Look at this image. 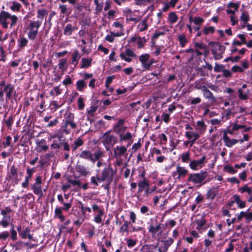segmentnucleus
Wrapping results in <instances>:
<instances>
[{
  "label": "nucleus",
  "instance_id": "nucleus-1",
  "mask_svg": "<svg viewBox=\"0 0 252 252\" xmlns=\"http://www.w3.org/2000/svg\"><path fill=\"white\" fill-rule=\"evenodd\" d=\"M131 145V142L126 146L117 145L113 149L112 158L115 160L114 164L115 167L123 165L124 161L128 156L127 148Z\"/></svg>",
  "mask_w": 252,
  "mask_h": 252
},
{
  "label": "nucleus",
  "instance_id": "nucleus-2",
  "mask_svg": "<svg viewBox=\"0 0 252 252\" xmlns=\"http://www.w3.org/2000/svg\"><path fill=\"white\" fill-rule=\"evenodd\" d=\"M8 20H10V28H12L16 24L18 21V17L16 15H11L8 12L2 11L0 13V25L4 29H7L8 25Z\"/></svg>",
  "mask_w": 252,
  "mask_h": 252
},
{
  "label": "nucleus",
  "instance_id": "nucleus-3",
  "mask_svg": "<svg viewBox=\"0 0 252 252\" xmlns=\"http://www.w3.org/2000/svg\"><path fill=\"white\" fill-rule=\"evenodd\" d=\"M74 115L73 113L68 112L65 114L62 127L64 132L66 134H69L71 129H74L77 128V126L74 122Z\"/></svg>",
  "mask_w": 252,
  "mask_h": 252
},
{
  "label": "nucleus",
  "instance_id": "nucleus-4",
  "mask_svg": "<svg viewBox=\"0 0 252 252\" xmlns=\"http://www.w3.org/2000/svg\"><path fill=\"white\" fill-rule=\"evenodd\" d=\"M40 21H31L26 28L27 35L30 40H34L38 34V31L41 26Z\"/></svg>",
  "mask_w": 252,
  "mask_h": 252
},
{
  "label": "nucleus",
  "instance_id": "nucleus-5",
  "mask_svg": "<svg viewBox=\"0 0 252 252\" xmlns=\"http://www.w3.org/2000/svg\"><path fill=\"white\" fill-rule=\"evenodd\" d=\"M155 222L156 224H154V220L151 219L148 228V231L153 238L159 237L163 232L164 225L161 223H157V220H155Z\"/></svg>",
  "mask_w": 252,
  "mask_h": 252
},
{
  "label": "nucleus",
  "instance_id": "nucleus-6",
  "mask_svg": "<svg viewBox=\"0 0 252 252\" xmlns=\"http://www.w3.org/2000/svg\"><path fill=\"white\" fill-rule=\"evenodd\" d=\"M208 176V174L205 171H201L198 173L190 174L188 179L189 182H192L195 184L201 183Z\"/></svg>",
  "mask_w": 252,
  "mask_h": 252
},
{
  "label": "nucleus",
  "instance_id": "nucleus-7",
  "mask_svg": "<svg viewBox=\"0 0 252 252\" xmlns=\"http://www.w3.org/2000/svg\"><path fill=\"white\" fill-rule=\"evenodd\" d=\"M112 178L113 173L112 168L108 166L102 170L98 181L99 183L105 181L108 184H110L112 180Z\"/></svg>",
  "mask_w": 252,
  "mask_h": 252
},
{
  "label": "nucleus",
  "instance_id": "nucleus-8",
  "mask_svg": "<svg viewBox=\"0 0 252 252\" xmlns=\"http://www.w3.org/2000/svg\"><path fill=\"white\" fill-rule=\"evenodd\" d=\"M102 143L106 148L110 145H114L118 142L117 138L111 134V131L106 132L102 137Z\"/></svg>",
  "mask_w": 252,
  "mask_h": 252
},
{
  "label": "nucleus",
  "instance_id": "nucleus-9",
  "mask_svg": "<svg viewBox=\"0 0 252 252\" xmlns=\"http://www.w3.org/2000/svg\"><path fill=\"white\" fill-rule=\"evenodd\" d=\"M206 87H208L212 90H215L216 87L212 83H207L206 82V79L204 78H201L197 80L194 82V88L197 90H200L202 91L204 90Z\"/></svg>",
  "mask_w": 252,
  "mask_h": 252
},
{
  "label": "nucleus",
  "instance_id": "nucleus-10",
  "mask_svg": "<svg viewBox=\"0 0 252 252\" xmlns=\"http://www.w3.org/2000/svg\"><path fill=\"white\" fill-rule=\"evenodd\" d=\"M92 73H84L83 79H79L76 82V89L79 92H83L87 88V84L85 80L91 79L93 77Z\"/></svg>",
  "mask_w": 252,
  "mask_h": 252
},
{
  "label": "nucleus",
  "instance_id": "nucleus-11",
  "mask_svg": "<svg viewBox=\"0 0 252 252\" xmlns=\"http://www.w3.org/2000/svg\"><path fill=\"white\" fill-rule=\"evenodd\" d=\"M206 162V157L203 156L198 160H191L189 163V167L193 170H197L203 167Z\"/></svg>",
  "mask_w": 252,
  "mask_h": 252
},
{
  "label": "nucleus",
  "instance_id": "nucleus-12",
  "mask_svg": "<svg viewBox=\"0 0 252 252\" xmlns=\"http://www.w3.org/2000/svg\"><path fill=\"white\" fill-rule=\"evenodd\" d=\"M225 47L222 45L217 44L215 45L212 50V53L215 60H220L222 58V54L224 52Z\"/></svg>",
  "mask_w": 252,
  "mask_h": 252
},
{
  "label": "nucleus",
  "instance_id": "nucleus-13",
  "mask_svg": "<svg viewBox=\"0 0 252 252\" xmlns=\"http://www.w3.org/2000/svg\"><path fill=\"white\" fill-rule=\"evenodd\" d=\"M188 173V171L185 167L177 165L176 170L172 173V176L175 179L180 180L181 178H184Z\"/></svg>",
  "mask_w": 252,
  "mask_h": 252
},
{
  "label": "nucleus",
  "instance_id": "nucleus-14",
  "mask_svg": "<svg viewBox=\"0 0 252 252\" xmlns=\"http://www.w3.org/2000/svg\"><path fill=\"white\" fill-rule=\"evenodd\" d=\"M150 55L148 54H142L139 57V61L141 63L143 68L145 70H150L151 63L149 62Z\"/></svg>",
  "mask_w": 252,
  "mask_h": 252
},
{
  "label": "nucleus",
  "instance_id": "nucleus-15",
  "mask_svg": "<svg viewBox=\"0 0 252 252\" xmlns=\"http://www.w3.org/2000/svg\"><path fill=\"white\" fill-rule=\"evenodd\" d=\"M120 57L121 59L129 63L131 61L130 58H136V55L131 49H126L125 52H122L120 54Z\"/></svg>",
  "mask_w": 252,
  "mask_h": 252
},
{
  "label": "nucleus",
  "instance_id": "nucleus-16",
  "mask_svg": "<svg viewBox=\"0 0 252 252\" xmlns=\"http://www.w3.org/2000/svg\"><path fill=\"white\" fill-rule=\"evenodd\" d=\"M130 227L131 222L128 220H125L123 224L120 227L119 232L121 235L127 236L130 233Z\"/></svg>",
  "mask_w": 252,
  "mask_h": 252
},
{
  "label": "nucleus",
  "instance_id": "nucleus-17",
  "mask_svg": "<svg viewBox=\"0 0 252 252\" xmlns=\"http://www.w3.org/2000/svg\"><path fill=\"white\" fill-rule=\"evenodd\" d=\"M185 136L188 140H190L191 146H192L195 141L199 138L200 134L193 131H187L185 132Z\"/></svg>",
  "mask_w": 252,
  "mask_h": 252
},
{
  "label": "nucleus",
  "instance_id": "nucleus-18",
  "mask_svg": "<svg viewBox=\"0 0 252 252\" xmlns=\"http://www.w3.org/2000/svg\"><path fill=\"white\" fill-rule=\"evenodd\" d=\"M35 143L39 152H46L49 149V146L47 145L46 140L44 139H37Z\"/></svg>",
  "mask_w": 252,
  "mask_h": 252
},
{
  "label": "nucleus",
  "instance_id": "nucleus-19",
  "mask_svg": "<svg viewBox=\"0 0 252 252\" xmlns=\"http://www.w3.org/2000/svg\"><path fill=\"white\" fill-rule=\"evenodd\" d=\"M223 140L226 146L228 147H231L233 145L237 144L239 140L235 139H230L227 136V132L224 131L223 134Z\"/></svg>",
  "mask_w": 252,
  "mask_h": 252
},
{
  "label": "nucleus",
  "instance_id": "nucleus-20",
  "mask_svg": "<svg viewBox=\"0 0 252 252\" xmlns=\"http://www.w3.org/2000/svg\"><path fill=\"white\" fill-rule=\"evenodd\" d=\"M148 19L144 18L138 24L137 30L138 32H141L146 31L148 28Z\"/></svg>",
  "mask_w": 252,
  "mask_h": 252
},
{
  "label": "nucleus",
  "instance_id": "nucleus-21",
  "mask_svg": "<svg viewBox=\"0 0 252 252\" xmlns=\"http://www.w3.org/2000/svg\"><path fill=\"white\" fill-rule=\"evenodd\" d=\"M78 204L79 205V207L81 209L82 215L83 216L84 219H86L87 216L88 215L87 213H91L92 212V209L89 207L85 206L81 201H79Z\"/></svg>",
  "mask_w": 252,
  "mask_h": 252
},
{
  "label": "nucleus",
  "instance_id": "nucleus-22",
  "mask_svg": "<svg viewBox=\"0 0 252 252\" xmlns=\"http://www.w3.org/2000/svg\"><path fill=\"white\" fill-rule=\"evenodd\" d=\"M75 170L82 176H86L90 173V172L84 165L81 164H77Z\"/></svg>",
  "mask_w": 252,
  "mask_h": 252
},
{
  "label": "nucleus",
  "instance_id": "nucleus-23",
  "mask_svg": "<svg viewBox=\"0 0 252 252\" xmlns=\"http://www.w3.org/2000/svg\"><path fill=\"white\" fill-rule=\"evenodd\" d=\"M29 40L24 36H19L17 39V46L18 50H20L25 48L28 45Z\"/></svg>",
  "mask_w": 252,
  "mask_h": 252
},
{
  "label": "nucleus",
  "instance_id": "nucleus-24",
  "mask_svg": "<svg viewBox=\"0 0 252 252\" xmlns=\"http://www.w3.org/2000/svg\"><path fill=\"white\" fill-rule=\"evenodd\" d=\"M247 87L246 84H243L241 89H239L238 91L239 94V97L242 100H246L249 97V90L244 91L243 89H245Z\"/></svg>",
  "mask_w": 252,
  "mask_h": 252
},
{
  "label": "nucleus",
  "instance_id": "nucleus-25",
  "mask_svg": "<svg viewBox=\"0 0 252 252\" xmlns=\"http://www.w3.org/2000/svg\"><path fill=\"white\" fill-rule=\"evenodd\" d=\"M149 186V181L146 178H144V179H143L142 180L139 181L138 183V192L139 193L142 192L143 190L148 188Z\"/></svg>",
  "mask_w": 252,
  "mask_h": 252
},
{
  "label": "nucleus",
  "instance_id": "nucleus-26",
  "mask_svg": "<svg viewBox=\"0 0 252 252\" xmlns=\"http://www.w3.org/2000/svg\"><path fill=\"white\" fill-rule=\"evenodd\" d=\"M31 188L33 192L35 194L38 195L39 197H41L43 196V192L42 191L41 185L33 184Z\"/></svg>",
  "mask_w": 252,
  "mask_h": 252
},
{
  "label": "nucleus",
  "instance_id": "nucleus-27",
  "mask_svg": "<svg viewBox=\"0 0 252 252\" xmlns=\"http://www.w3.org/2000/svg\"><path fill=\"white\" fill-rule=\"evenodd\" d=\"M13 89L14 87L10 84H7L6 86L3 87V94L4 92L6 94V98L10 99L11 97Z\"/></svg>",
  "mask_w": 252,
  "mask_h": 252
},
{
  "label": "nucleus",
  "instance_id": "nucleus-28",
  "mask_svg": "<svg viewBox=\"0 0 252 252\" xmlns=\"http://www.w3.org/2000/svg\"><path fill=\"white\" fill-rule=\"evenodd\" d=\"M72 61L71 63L74 65V67L76 66L78 62L81 58L79 51L77 50H74L71 54Z\"/></svg>",
  "mask_w": 252,
  "mask_h": 252
},
{
  "label": "nucleus",
  "instance_id": "nucleus-29",
  "mask_svg": "<svg viewBox=\"0 0 252 252\" xmlns=\"http://www.w3.org/2000/svg\"><path fill=\"white\" fill-rule=\"evenodd\" d=\"M80 158L89 160L92 161L93 159V154L89 150H83L82 151L79 155Z\"/></svg>",
  "mask_w": 252,
  "mask_h": 252
},
{
  "label": "nucleus",
  "instance_id": "nucleus-30",
  "mask_svg": "<svg viewBox=\"0 0 252 252\" xmlns=\"http://www.w3.org/2000/svg\"><path fill=\"white\" fill-rule=\"evenodd\" d=\"M104 151L100 149L96 150L94 153L93 154V159L92 160V161L94 163L96 161L99 160L100 158L104 157Z\"/></svg>",
  "mask_w": 252,
  "mask_h": 252
},
{
  "label": "nucleus",
  "instance_id": "nucleus-31",
  "mask_svg": "<svg viewBox=\"0 0 252 252\" xmlns=\"http://www.w3.org/2000/svg\"><path fill=\"white\" fill-rule=\"evenodd\" d=\"M78 28L73 27L71 24H67L63 29V34L66 35H70L74 30H77Z\"/></svg>",
  "mask_w": 252,
  "mask_h": 252
},
{
  "label": "nucleus",
  "instance_id": "nucleus-32",
  "mask_svg": "<svg viewBox=\"0 0 252 252\" xmlns=\"http://www.w3.org/2000/svg\"><path fill=\"white\" fill-rule=\"evenodd\" d=\"M48 11L45 9H39L37 12V21H40L41 24H42L43 18L47 16Z\"/></svg>",
  "mask_w": 252,
  "mask_h": 252
},
{
  "label": "nucleus",
  "instance_id": "nucleus-33",
  "mask_svg": "<svg viewBox=\"0 0 252 252\" xmlns=\"http://www.w3.org/2000/svg\"><path fill=\"white\" fill-rule=\"evenodd\" d=\"M217 193L218 188H212L208 190L206 198L212 200L214 199Z\"/></svg>",
  "mask_w": 252,
  "mask_h": 252
},
{
  "label": "nucleus",
  "instance_id": "nucleus-34",
  "mask_svg": "<svg viewBox=\"0 0 252 252\" xmlns=\"http://www.w3.org/2000/svg\"><path fill=\"white\" fill-rule=\"evenodd\" d=\"M132 138V135L129 132H127L125 133H120L119 135L120 142H124L126 141H130Z\"/></svg>",
  "mask_w": 252,
  "mask_h": 252
},
{
  "label": "nucleus",
  "instance_id": "nucleus-35",
  "mask_svg": "<svg viewBox=\"0 0 252 252\" xmlns=\"http://www.w3.org/2000/svg\"><path fill=\"white\" fill-rule=\"evenodd\" d=\"M197 129L200 134L204 133L207 129V126L203 121H198L196 122Z\"/></svg>",
  "mask_w": 252,
  "mask_h": 252
},
{
  "label": "nucleus",
  "instance_id": "nucleus-36",
  "mask_svg": "<svg viewBox=\"0 0 252 252\" xmlns=\"http://www.w3.org/2000/svg\"><path fill=\"white\" fill-rule=\"evenodd\" d=\"M20 236L23 239L28 238L29 240L32 239V236L30 233V229L28 227L26 228L24 230L20 232Z\"/></svg>",
  "mask_w": 252,
  "mask_h": 252
},
{
  "label": "nucleus",
  "instance_id": "nucleus-37",
  "mask_svg": "<svg viewBox=\"0 0 252 252\" xmlns=\"http://www.w3.org/2000/svg\"><path fill=\"white\" fill-rule=\"evenodd\" d=\"M177 38L179 42V44L182 47H184L188 42V40L184 33L178 35Z\"/></svg>",
  "mask_w": 252,
  "mask_h": 252
},
{
  "label": "nucleus",
  "instance_id": "nucleus-38",
  "mask_svg": "<svg viewBox=\"0 0 252 252\" xmlns=\"http://www.w3.org/2000/svg\"><path fill=\"white\" fill-rule=\"evenodd\" d=\"M207 88V87L202 91L204 97L206 99L212 100V101H215L216 99L214 96L213 93Z\"/></svg>",
  "mask_w": 252,
  "mask_h": 252
},
{
  "label": "nucleus",
  "instance_id": "nucleus-39",
  "mask_svg": "<svg viewBox=\"0 0 252 252\" xmlns=\"http://www.w3.org/2000/svg\"><path fill=\"white\" fill-rule=\"evenodd\" d=\"M238 191L241 193H244L246 192L250 196L252 193V188L249 187L247 184H245L240 188L238 189Z\"/></svg>",
  "mask_w": 252,
  "mask_h": 252
},
{
  "label": "nucleus",
  "instance_id": "nucleus-40",
  "mask_svg": "<svg viewBox=\"0 0 252 252\" xmlns=\"http://www.w3.org/2000/svg\"><path fill=\"white\" fill-rule=\"evenodd\" d=\"M178 17L174 12H170L168 14V21L171 24H174L177 21Z\"/></svg>",
  "mask_w": 252,
  "mask_h": 252
},
{
  "label": "nucleus",
  "instance_id": "nucleus-41",
  "mask_svg": "<svg viewBox=\"0 0 252 252\" xmlns=\"http://www.w3.org/2000/svg\"><path fill=\"white\" fill-rule=\"evenodd\" d=\"M83 141L80 137L77 138L74 142L73 144L72 145V149L73 151H76L77 148L81 146L83 144Z\"/></svg>",
  "mask_w": 252,
  "mask_h": 252
},
{
  "label": "nucleus",
  "instance_id": "nucleus-42",
  "mask_svg": "<svg viewBox=\"0 0 252 252\" xmlns=\"http://www.w3.org/2000/svg\"><path fill=\"white\" fill-rule=\"evenodd\" d=\"M10 216H3L1 221H0V225H2L3 227H7L10 224Z\"/></svg>",
  "mask_w": 252,
  "mask_h": 252
},
{
  "label": "nucleus",
  "instance_id": "nucleus-43",
  "mask_svg": "<svg viewBox=\"0 0 252 252\" xmlns=\"http://www.w3.org/2000/svg\"><path fill=\"white\" fill-rule=\"evenodd\" d=\"M92 61V59L83 58L81 61V67L82 68L89 67L91 65Z\"/></svg>",
  "mask_w": 252,
  "mask_h": 252
},
{
  "label": "nucleus",
  "instance_id": "nucleus-44",
  "mask_svg": "<svg viewBox=\"0 0 252 252\" xmlns=\"http://www.w3.org/2000/svg\"><path fill=\"white\" fill-rule=\"evenodd\" d=\"M21 7V5L16 1L12 2V5L10 6V9L13 11H19Z\"/></svg>",
  "mask_w": 252,
  "mask_h": 252
},
{
  "label": "nucleus",
  "instance_id": "nucleus-45",
  "mask_svg": "<svg viewBox=\"0 0 252 252\" xmlns=\"http://www.w3.org/2000/svg\"><path fill=\"white\" fill-rule=\"evenodd\" d=\"M190 158V153L189 152L184 153L181 155L182 161L184 163H187L189 161Z\"/></svg>",
  "mask_w": 252,
  "mask_h": 252
},
{
  "label": "nucleus",
  "instance_id": "nucleus-46",
  "mask_svg": "<svg viewBox=\"0 0 252 252\" xmlns=\"http://www.w3.org/2000/svg\"><path fill=\"white\" fill-rule=\"evenodd\" d=\"M10 238L12 240L15 241L17 239V233L16 231L14 229V225H11V228L10 230Z\"/></svg>",
  "mask_w": 252,
  "mask_h": 252
},
{
  "label": "nucleus",
  "instance_id": "nucleus-47",
  "mask_svg": "<svg viewBox=\"0 0 252 252\" xmlns=\"http://www.w3.org/2000/svg\"><path fill=\"white\" fill-rule=\"evenodd\" d=\"M125 240L126 242V244L128 248H132L135 246L137 242L136 239H133L131 238L126 239Z\"/></svg>",
  "mask_w": 252,
  "mask_h": 252
},
{
  "label": "nucleus",
  "instance_id": "nucleus-48",
  "mask_svg": "<svg viewBox=\"0 0 252 252\" xmlns=\"http://www.w3.org/2000/svg\"><path fill=\"white\" fill-rule=\"evenodd\" d=\"M62 146V141H59L58 140H54L52 144L51 145L52 149H57L61 148Z\"/></svg>",
  "mask_w": 252,
  "mask_h": 252
},
{
  "label": "nucleus",
  "instance_id": "nucleus-49",
  "mask_svg": "<svg viewBox=\"0 0 252 252\" xmlns=\"http://www.w3.org/2000/svg\"><path fill=\"white\" fill-rule=\"evenodd\" d=\"M59 8L60 10L61 14H65L66 15H68L69 14V12L68 11V8L66 5L61 4L59 5Z\"/></svg>",
  "mask_w": 252,
  "mask_h": 252
},
{
  "label": "nucleus",
  "instance_id": "nucleus-50",
  "mask_svg": "<svg viewBox=\"0 0 252 252\" xmlns=\"http://www.w3.org/2000/svg\"><path fill=\"white\" fill-rule=\"evenodd\" d=\"M10 173V178H14L17 177V169L15 166L13 165L11 167Z\"/></svg>",
  "mask_w": 252,
  "mask_h": 252
},
{
  "label": "nucleus",
  "instance_id": "nucleus-51",
  "mask_svg": "<svg viewBox=\"0 0 252 252\" xmlns=\"http://www.w3.org/2000/svg\"><path fill=\"white\" fill-rule=\"evenodd\" d=\"M35 170L34 168H30L28 167L27 168V175L25 177V179L30 180L32 178L33 173L35 172Z\"/></svg>",
  "mask_w": 252,
  "mask_h": 252
},
{
  "label": "nucleus",
  "instance_id": "nucleus-52",
  "mask_svg": "<svg viewBox=\"0 0 252 252\" xmlns=\"http://www.w3.org/2000/svg\"><path fill=\"white\" fill-rule=\"evenodd\" d=\"M142 144L141 142V139H139L138 141L134 143L131 147V151L132 153H134L141 147Z\"/></svg>",
  "mask_w": 252,
  "mask_h": 252
},
{
  "label": "nucleus",
  "instance_id": "nucleus-53",
  "mask_svg": "<svg viewBox=\"0 0 252 252\" xmlns=\"http://www.w3.org/2000/svg\"><path fill=\"white\" fill-rule=\"evenodd\" d=\"M6 86V84H5V81L4 80H2L0 83V101H3V95L4 94H3V87Z\"/></svg>",
  "mask_w": 252,
  "mask_h": 252
},
{
  "label": "nucleus",
  "instance_id": "nucleus-54",
  "mask_svg": "<svg viewBox=\"0 0 252 252\" xmlns=\"http://www.w3.org/2000/svg\"><path fill=\"white\" fill-rule=\"evenodd\" d=\"M223 169L226 172L230 174H235L237 172V170H235L233 167L229 165L224 166Z\"/></svg>",
  "mask_w": 252,
  "mask_h": 252
},
{
  "label": "nucleus",
  "instance_id": "nucleus-55",
  "mask_svg": "<svg viewBox=\"0 0 252 252\" xmlns=\"http://www.w3.org/2000/svg\"><path fill=\"white\" fill-rule=\"evenodd\" d=\"M67 61L65 59H62L60 60L59 63H58L59 68L64 71L65 68L64 65L66 64Z\"/></svg>",
  "mask_w": 252,
  "mask_h": 252
},
{
  "label": "nucleus",
  "instance_id": "nucleus-56",
  "mask_svg": "<svg viewBox=\"0 0 252 252\" xmlns=\"http://www.w3.org/2000/svg\"><path fill=\"white\" fill-rule=\"evenodd\" d=\"M144 231V228L143 227L139 226L135 227L132 225V223L131 222V227L130 229V233Z\"/></svg>",
  "mask_w": 252,
  "mask_h": 252
},
{
  "label": "nucleus",
  "instance_id": "nucleus-57",
  "mask_svg": "<svg viewBox=\"0 0 252 252\" xmlns=\"http://www.w3.org/2000/svg\"><path fill=\"white\" fill-rule=\"evenodd\" d=\"M10 235V233L7 231H4L0 233V240L2 241L6 240Z\"/></svg>",
  "mask_w": 252,
  "mask_h": 252
},
{
  "label": "nucleus",
  "instance_id": "nucleus-58",
  "mask_svg": "<svg viewBox=\"0 0 252 252\" xmlns=\"http://www.w3.org/2000/svg\"><path fill=\"white\" fill-rule=\"evenodd\" d=\"M78 108L79 110H82L84 107V98L80 96L77 99Z\"/></svg>",
  "mask_w": 252,
  "mask_h": 252
},
{
  "label": "nucleus",
  "instance_id": "nucleus-59",
  "mask_svg": "<svg viewBox=\"0 0 252 252\" xmlns=\"http://www.w3.org/2000/svg\"><path fill=\"white\" fill-rule=\"evenodd\" d=\"M215 31V28L214 27L210 26L209 27H204L203 33L205 35H207L209 33H213Z\"/></svg>",
  "mask_w": 252,
  "mask_h": 252
},
{
  "label": "nucleus",
  "instance_id": "nucleus-60",
  "mask_svg": "<svg viewBox=\"0 0 252 252\" xmlns=\"http://www.w3.org/2000/svg\"><path fill=\"white\" fill-rule=\"evenodd\" d=\"M62 204L63 205V207H61L63 211H68L72 206V200L70 201L65 203L64 202Z\"/></svg>",
  "mask_w": 252,
  "mask_h": 252
},
{
  "label": "nucleus",
  "instance_id": "nucleus-61",
  "mask_svg": "<svg viewBox=\"0 0 252 252\" xmlns=\"http://www.w3.org/2000/svg\"><path fill=\"white\" fill-rule=\"evenodd\" d=\"M0 61L5 62L6 60V55L5 53L3 48L0 46Z\"/></svg>",
  "mask_w": 252,
  "mask_h": 252
},
{
  "label": "nucleus",
  "instance_id": "nucleus-62",
  "mask_svg": "<svg viewBox=\"0 0 252 252\" xmlns=\"http://www.w3.org/2000/svg\"><path fill=\"white\" fill-rule=\"evenodd\" d=\"M240 20L244 22V24H246L249 20V16L248 14L246 12H243L240 16Z\"/></svg>",
  "mask_w": 252,
  "mask_h": 252
},
{
  "label": "nucleus",
  "instance_id": "nucleus-63",
  "mask_svg": "<svg viewBox=\"0 0 252 252\" xmlns=\"http://www.w3.org/2000/svg\"><path fill=\"white\" fill-rule=\"evenodd\" d=\"M104 212H101L98 213L97 215H96L94 218V220L95 222L97 223H100L102 221V217L103 216Z\"/></svg>",
  "mask_w": 252,
  "mask_h": 252
},
{
  "label": "nucleus",
  "instance_id": "nucleus-64",
  "mask_svg": "<svg viewBox=\"0 0 252 252\" xmlns=\"http://www.w3.org/2000/svg\"><path fill=\"white\" fill-rule=\"evenodd\" d=\"M162 120L166 123H168L170 121V114L164 112L161 115Z\"/></svg>",
  "mask_w": 252,
  "mask_h": 252
}]
</instances>
